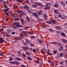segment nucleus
<instances>
[{
    "instance_id": "61",
    "label": "nucleus",
    "mask_w": 67,
    "mask_h": 67,
    "mask_svg": "<svg viewBox=\"0 0 67 67\" xmlns=\"http://www.w3.org/2000/svg\"><path fill=\"white\" fill-rule=\"evenodd\" d=\"M63 63H64V62H60V65H62V64H63Z\"/></svg>"
},
{
    "instance_id": "27",
    "label": "nucleus",
    "mask_w": 67,
    "mask_h": 67,
    "mask_svg": "<svg viewBox=\"0 0 67 67\" xmlns=\"http://www.w3.org/2000/svg\"><path fill=\"white\" fill-rule=\"evenodd\" d=\"M57 29L58 30H62V27L59 26H57Z\"/></svg>"
},
{
    "instance_id": "19",
    "label": "nucleus",
    "mask_w": 67,
    "mask_h": 67,
    "mask_svg": "<svg viewBox=\"0 0 67 67\" xmlns=\"http://www.w3.org/2000/svg\"><path fill=\"white\" fill-rule=\"evenodd\" d=\"M10 64H17V61H15V62H10Z\"/></svg>"
},
{
    "instance_id": "9",
    "label": "nucleus",
    "mask_w": 67,
    "mask_h": 67,
    "mask_svg": "<svg viewBox=\"0 0 67 67\" xmlns=\"http://www.w3.org/2000/svg\"><path fill=\"white\" fill-rule=\"evenodd\" d=\"M59 4L58 3H56L54 5V7L55 8H58Z\"/></svg>"
},
{
    "instance_id": "15",
    "label": "nucleus",
    "mask_w": 67,
    "mask_h": 67,
    "mask_svg": "<svg viewBox=\"0 0 67 67\" xmlns=\"http://www.w3.org/2000/svg\"><path fill=\"white\" fill-rule=\"evenodd\" d=\"M26 42L28 44H30V41L28 39H26Z\"/></svg>"
},
{
    "instance_id": "17",
    "label": "nucleus",
    "mask_w": 67,
    "mask_h": 67,
    "mask_svg": "<svg viewBox=\"0 0 67 67\" xmlns=\"http://www.w3.org/2000/svg\"><path fill=\"white\" fill-rule=\"evenodd\" d=\"M13 24L14 25V26H16V27H17V22H14L13 23Z\"/></svg>"
},
{
    "instance_id": "58",
    "label": "nucleus",
    "mask_w": 67,
    "mask_h": 67,
    "mask_svg": "<svg viewBox=\"0 0 67 67\" xmlns=\"http://www.w3.org/2000/svg\"><path fill=\"white\" fill-rule=\"evenodd\" d=\"M20 36H24V35L23 34H20Z\"/></svg>"
},
{
    "instance_id": "3",
    "label": "nucleus",
    "mask_w": 67,
    "mask_h": 67,
    "mask_svg": "<svg viewBox=\"0 0 67 67\" xmlns=\"http://www.w3.org/2000/svg\"><path fill=\"white\" fill-rule=\"evenodd\" d=\"M9 10H10V8H8V9H3V12H4V13H5V14H6V15H7L8 16H9V13L7 12H8V11Z\"/></svg>"
},
{
    "instance_id": "51",
    "label": "nucleus",
    "mask_w": 67,
    "mask_h": 67,
    "mask_svg": "<svg viewBox=\"0 0 67 67\" xmlns=\"http://www.w3.org/2000/svg\"><path fill=\"white\" fill-rule=\"evenodd\" d=\"M33 6V7L34 8H37V5H34Z\"/></svg>"
},
{
    "instance_id": "23",
    "label": "nucleus",
    "mask_w": 67,
    "mask_h": 67,
    "mask_svg": "<svg viewBox=\"0 0 67 67\" xmlns=\"http://www.w3.org/2000/svg\"><path fill=\"white\" fill-rule=\"evenodd\" d=\"M54 11L55 13H56L57 14H59V11L57 10H54Z\"/></svg>"
},
{
    "instance_id": "22",
    "label": "nucleus",
    "mask_w": 67,
    "mask_h": 67,
    "mask_svg": "<svg viewBox=\"0 0 67 67\" xmlns=\"http://www.w3.org/2000/svg\"><path fill=\"white\" fill-rule=\"evenodd\" d=\"M47 53L50 55H53V54L50 53V51L49 50L47 51Z\"/></svg>"
},
{
    "instance_id": "5",
    "label": "nucleus",
    "mask_w": 67,
    "mask_h": 67,
    "mask_svg": "<svg viewBox=\"0 0 67 67\" xmlns=\"http://www.w3.org/2000/svg\"><path fill=\"white\" fill-rule=\"evenodd\" d=\"M7 32L8 33L6 34V36L9 37H11V35L9 34V33H10V31L9 30H7Z\"/></svg>"
},
{
    "instance_id": "56",
    "label": "nucleus",
    "mask_w": 67,
    "mask_h": 67,
    "mask_svg": "<svg viewBox=\"0 0 67 67\" xmlns=\"http://www.w3.org/2000/svg\"><path fill=\"white\" fill-rule=\"evenodd\" d=\"M30 38H36V37H35V36H31L30 37Z\"/></svg>"
},
{
    "instance_id": "4",
    "label": "nucleus",
    "mask_w": 67,
    "mask_h": 67,
    "mask_svg": "<svg viewBox=\"0 0 67 67\" xmlns=\"http://www.w3.org/2000/svg\"><path fill=\"white\" fill-rule=\"evenodd\" d=\"M50 4H51L49 3H47V4L46 5V7H47V8H44V9H45L46 10L47 9H49V8H51V7L49 6V5H50Z\"/></svg>"
},
{
    "instance_id": "52",
    "label": "nucleus",
    "mask_w": 67,
    "mask_h": 67,
    "mask_svg": "<svg viewBox=\"0 0 67 67\" xmlns=\"http://www.w3.org/2000/svg\"><path fill=\"white\" fill-rule=\"evenodd\" d=\"M57 53V51H53V53L54 54H56Z\"/></svg>"
},
{
    "instance_id": "34",
    "label": "nucleus",
    "mask_w": 67,
    "mask_h": 67,
    "mask_svg": "<svg viewBox=\"0 0 67 67\" xmlns=\"http://www.w3.org/2000/svg\"><path fill=\"white\" fill-rule=\"evenodd\" d=\"M38 20L39 22H42L43 21V19H38Z\"/></svg>"
},
{
    "instance_id": "47",
    "label": "nucleus",
    "mask_w": 67,
    "mask_h": 67,
    "mask_svg": "<svg viewBox=\"0 0 67 67\" xmlns=\"http://www.w3.org/2000/svg\"><path fill=\"white\" fill-rule=\"evenodd\" d=\"M29 28V26H26L25 28V30H26L27 29H28Z\"/></svg>"
},
{
    "instance_id": "32",
    "label": "nucleus",
    "mask_w": 67,
    "mask_h": 67,
    "mask_svg": "<svg viewBox=\"0 0 67 67\" xmlns=\"http://www.w3.org/2000/svg\"><path fill=\"white\" fill-rule=\"evenodd\" d=\"M24 1V0H20V1L19 0H17V2H19V3H21L22 2H23Z\"/></svg>"
},
{
    "instance_id": "50",
    "label": "nucleus",
    "mask_w": 67,
    "mask_h": 67,
    "mask_svg": "<svg viewBox=\"0 0 67 67\" xmlns=\"http://www.w3.org/2000/svg\"><path fill=\"white\" fill-rule=\"evenodd\" d=\"M60 57H63V53H61L60 54Z\"/></svg>"
},
{
    "instance_id": "10",
    "label": "nucleus",
    "mask_w": 67,
    "mask_h": 67,
    "mask_svg": "<svg viewBox=\"0 0 67 67\" xmlns=\"http://www.w3.org/2000/svg\"><path fill=\"white\" fill-rule=\"evenodd\" d=\"M62 42H63L64 43H65L67 42V40L64 39H63L62 40Z\"/></svg>"
},
{
    "instance_id": "30",
    "label": "nucleus",
    "mask_w": 67,
    "mask_h": 67,
    "mask_svg": "<svg viewBox=\"0 0 67 67\" xmlns=\"http://www.w3.org/2000/svg\"><path fill=\"white\" fill-rule=\"evenodd\" d=\"M35 22H33L32 23H31L32 26H35Z\"/></svg>"
},
{
    "instance_id": "60",
    "label": "nucleus",
    "mask_w": 67,
    "mask_h": 67,
    "mask_svg": "<svg viewBox=\"0 0 67 67\" xmlns=\"http://www.w3.org/2000/svg\"><path fill=\"white\" fill-rule=\"evenodd\" d=\"M32 51H33L34 52V53L35 52H36V50L34 49H33L32 50Z\"/></svg>"
},
{
    "instance_id": "42",
    "label": "nucleus",
    "mask_w": 67,
    "mask_h": 67,
    "mask_svg": "<svg viewBox=\"0 0 67 67\" xmlns=\"http://www.w3.org/2000/svg\"><path fill=\"white\" fill-rule=\"evenodd\" d=\"M18 53V54L19 56H21V52H19Z\"/></svg>"
},
{
    "instance_id": "21",
    "label": "nucleus",
    "mask_w": 67,
    "mask_h": 67,
    "mask_svg": "<svg viewBox=\"0 0 67 67\" xmlns=\"http://www.w3.org/2000/svg\"><path fill=\"white\" fill-rule=\"evenodd\" d=\"M17 27H23V26H22L20 24H18L17 25Z\"/></svg>"
},
{
    "instance_id": "25",
    "label": "nucleus",
    "mask_w": 67,
    "mask_h": 67,
    "mask_svg": "<svg viewBox=\"0 0 67 67\" xmlns=\"http://www.w3.org/2000/svg\"><path fill=\"white\" fill-rule=\"evenodd\" d=\"M38 42L40 44H43V41L42 40H38Z\"/></svg>"
},
{
    "instance_id": "20",
    "label": "nucleus",
    "mask_w": 67,
    "mask_h": 67,
    "mask_svg": "<svg viewBox=\"0 0 67 67\" xmlns=\"http://www.w3.org/2000/svg\"><path fill=\"white\" fill-rule=\"evenodd\" d=\"M11 14L13 18H15V14L14 13H12Z\"/></svg>"
},
{
    "instance_id": "43",
    "label": "nucleus",
    "mask_w": 67,
    "mask_h": 67,
    "mask_svg": "<svg viewBox=\"0 0 67 67\" xmlns=\"http://www.w3.org/2000/svg\"><path fill=\"white\" fill-rule=\"evenodd\" d=\"M58 16L59 18H63L62 16L61 15V14H59Z\"/></svg>"
},
{
    "instance_id": "57",
    "label": "nucleus",
    "mask_w": 67,
    "mask_h": 67,
    "mask_svg": "<svg viewBox=\"0 0 67 67\" xmlns=\"http://www.w3.org/2000/svg\"><path fill=\"white\" fill-rule=\"evenodd\" d=\"M4 54L3 53H0V56H3V55Z\"/></svg>"
},
{
    "instance_id": "7",
    "label": "nucleus",
    "mask_w": 67,
    "mask_h": 67,
    "mask_svg": "<svg viewBox=\"0 0 67 67\" xmlns=\"http://www.w3.org/2000/svg\"><path fill=\"white\" fill-rule=\"evenodd\" d=\"M4 42V40L2 37L0 38V42L1 43H3Z\"/></svg>"
},
{
    "instance_id": "63",
    "label": "nucleus",
    "mask_w": 67,
    "mask_h": 67,
    "mask_svg": "<svg viewBox=\"0 0 67 67\" xmlns=\"http://www.w3.org/2000/svg\"><path fill=\"white\" fill-rule=\"evenodd\" d=\"M21 66H22V67H26V66H25V65H21Z\"/></svg>"
},
{
    "instance_id": "48",
    "label": "nucleus",
    "mask_w": 67,
    "mask_h": 67,
    "mask_svg": "<svg viewBox=\"0 0 67 67\" xmlns=\"http://www.w3.org/2000/svg\"><path fill=\"white\" fill-rule=\"evenodd\" d=\"M17 60H21L22 59L20 58H17Z\"/></svg>"
},
{
    "instance_id": "41",
    "label": "nucleus",
    "mask_w": 67,
    "mask_h": 67,
    "mask_svg": "<svg viewBox=\"0 0 67 67\" xmlns=\"http://www.w3.org/2000/svg\"><path fill=\"white\" fill-rule=\"evenodd\" d=\"M27 58L29 60H32V59H31V58L30 56L28 57Z\"/></svg>"
},
{
    "instance_id": "44",
    "label": "nucleus",
    "mask_w": 67,
    "mask_h": 67,
    "mask_svg": "<svg viewBox=\"0 0 67 67\" xmlns=\"http://www.w3.org/2000/svg\"><path fill=\"white\" fill-rule=\"evenodd\" d=\"M9 60V61H12V60H13V58H12V57H10Z\"/></svg>"
},
{
    "instance_id": "62",
    "label": "nucleus",
    "mask_w": 67,
    "mask_h": 67,
    "mask_svg": "<svg viewBox=\"0 0 67 67\" xmlns=\"http://www.w3.org/2000/svg\"><path fill=\"white\" fill-rule=\"evenodd\" d=\"M3 28H5V27H6V26H1Z\"/></svg>"
},
{
    "instance_id": "11",
    "label": "nucleus",
    "mask_w": 67,
    "mask_h": 67,
    "mask_svg": "<svg viewBox=\"0 0 67 67\" xmlns=\"http://www.w3.org/2000/svg\"><path fill=\"white\" fill-rule=\"evenodd\" d=\"M23 8L25 9H26V10H27V9L28 10L29 9V6H28L27 5L24 6L23 7Z\"/></svg>"
},
{
    "instance_id": "55",
    "label": "nucleus",
    "mask_w": 67,
    "mask_h": 67,
    "mask_svg": "<svg viewBox=\"0 0 67 67\" xmlns=\"http://www.w3.org/2000/svg\"><path fill=\"white\" fill-rule=\"evenodd\" d=\"M42 27L43 28H46V26L45 25H43L42 26Z\"/></svg>"
},
{
    "instance_id": "59",
    "label": "nucleus",
    "mask_w": 67,
    "mask_h": 67,
    "mask_svg": "<svg viewBox=\"0 0 67 67\" xmlns=\"http://www.w3.org/2000/svg\"><path fill=\"white\" fill-rule=\"evenodd\" d=\"M23 37H22L21 38H18V39H17V40H22V39H23Z\"/></svg>"
},
{
    "instance_id": "39",
    "label": "nucleus",
    "mask_w": 67,
    "mask_h": 67,
    "mask_svg": "<svg viewBox=\"0 0 67 67\" xmlns=\"http://www.w3.org/2000/svg\"><path fill=\"white\" fill-rule=\"evenodd\" d=\"M27 33L28 34H34V33H33V32H28Z\"/></svg>"
},
{
    "instance_id": "45",
    "label": "nucleus",
    "mask_w": 67,
    "mask_h": 67,
    "mask_svg": "<svg viewBox=\"0 0 67 67\" xmlns=\"http://www.w3.org/2000/svg\"><path fill=\"white\" fill-rule=\"evenodd\" d=\"M38 5H39V6H43V5L41 3H39L38 4Z\"/></svg>"
},
{
    "instance_id": "36",
    "label": "nucleus",
    "mask_w": 67,
    "mask_h": 67,
    "mask_svg": "<svg viewBox=\"0 0 67 67\" xmlns=\"http://www.w3.org/2000/svg\"><path fill=\"white\" fill-rule=\"evenodd\" d=\"M3 6L5 9H7L8 8V6L6 5H4Z\"/></svg>"
},
{
    "instance_id": "12",
    "label": "nucleus",
    "mask_w": 67,
    "mask_h": 67,
    "mask_svg": "<svg viewBox=\"0 0 67 67\" xmlns=\"http://www.w3.org/2000/svg\"><path fill=\"white\" fill-rule=\"evenodd\" d=\"M23 49L24 50V51H27V50H28L29 49V48L27 47H23Z\"/></svg>"
},
{
    "instance_id": "2",
    "label": "nucleus",
    "mask_w": 67,
    "mask_h": 67,
    "mask_svg": "<svg viewBox=\"0 0 67 67\" xmlns=\"http://www.w3.org/2000/svg\"><path fill=\"white\" fill-rule=\"evenodd\" d=\"M17 12L18 13H20V14H19V17L20 18H22L23 17V15H25V13L23 12L22 10H20V11H17Z\"/></svg>"
},
{
    "instance_id": "24",
    "label": "nucleus",
    "mask_w": 67,
    "mask_h": 67,
    "mask_svg": "<svg viewBox=\"0 0 67 67\" xmlns=\"http://www.w3.org/2000/svg\"><path fill=\"white\" fill-rule=\"evenodd\" d=\"M43 61H41V62H40V64L41 67H42L43 66Z\"/></svg>"
},
{
    "instance_id": "37",
    "label": "nucleus",
    "mask_w": 67,
    "mask_h": 67,
    "mask_svg": "<svg viewBox=\"0 0 67 67\" xmlns=\"http://www.w3.org/2000/svg\"><path fill=\"white\" fill-rule=\"evenodd\" d=\"M26 54L28 56H30L31 55V54L29 53L28 52H26Z\"/></svg>"
},
{
    "instance_id": "13",
    "label": "nucleus",
    "mask_w": 67,
    "mask_h": 67,
    "mask_svg": "<svg viewBox=\"0 0 67 67\" xmlns=\"http://www.w3.org/2000/svg\"><path fill=\"white\" fill-rule=\"evenodd\" d=\"M43 18L44 19H47V14L46 13H45L43 15Z\"/></svg>"
},
{
    "instance_id": "33",
    "label": "nucleus",
    "mask_w": 67,
    "mask_h": 67,
    "mask_svg": "<svg viewBox=\"0 0 67 67\" xmlns=\"http://www.w3.org/2000/svg\"><path fill=\"white\" fill-rule=\"evenodd\" d=\"M49 31L50 32H54V30H53V29H49Z\"/></svg>"
},
{
    "instance_id": "29",
    "label": "nucleus",
    "mask_w": 67,
    "mask_h": 67,
    "mask_svg": "<svg viewBox=\"0 0 67 67\" xmlns=\"http://www.w3.org/2000/svg\"><path fill=\"white\" fill-rule=\"evenodd\" d=\"M61 4H62L63 7H64L65 5V3L64 2H62L61 3Z\"/></svg>"
},
{
    "instance_id": "64",
    "label": "nucleus",
    "mask_w": 67,
    "mask_h": 67,
    "mask_svg": "<svg viewBox=\"0 0 67 67\" xmlns=\"http://www.w3.org/2000/svg\"><path fill=\"white\" fill-rule=\"evenodd\" d=\"M58 45L59 46H61L62 45V44L61 43H58Z\"/></svg>"
},
{
    "instance_id": "31",
    "label": "nucleus",
    "mask_w": 67,
    "mask_h": 67,
    "mask_svg": "<svg viewBox=\"0 0 67 67\" xmlns=\"http://www.w3.org/2000/svg\"><path fill=\"white\" fill-rule=\"evenodd\" d=\"M3 29H2L0 30V32L1 33V34H3Z\"/></svg>"
},
{
    "instance_id": "49",
    "label": "nucleus",
    "mask_w": 67,
    "mask_h": 67,
    "mask_svg": "<svg viewBox=\"0 0 67 67\" xmlns=\"http://www.w3.org/2000/svg\"><path fill=\"white\" fill-rule=\"evenodd\" d=\"M60 55H59V54L57 55V56H56L57 58H60Z\"/></svg>"
},
{
    "instance_id": "35",
    "label": "nucleus",
    "mask_w": 67,
    "mask_h": 67,
    "mask_svg": "<svg viewBox=\"0 0 67 67\" xmlns=\"http://www.w3.org/2000/svg\"><path fill=\"white\" fill-rule=\"evenodd\" d=\"M52 44H53V45H55V44H58V43L56 42H52L51 43Z\"/></svg>"
},
{
    "instance_id": "8",
    "label": "nucleus",
    "mask_w": 67,
    "mask_h": 67,
    "mask_svg": "<svg viewBox=\"0 0 67 67\" xmlns=\"http://www.w3.org/2000/svg\"><path fill=\"white\" fill-rule=\"evenodd\" d=\"M32 14L33 15H34V16H35L36 18H38V16L37 15V13H34Z\"/></svg>"
},
{
    "instance_id": "46",
    "label": "nucleus",
    "mask_w": 67,
    "mask_h": 67,
    "mask_svg": "<svg viewBox=\"0 0 67 67\" xmlns=\"http://www.w3.org/2000/svg\"><path fill=\"white\" fill-rule=\"evenodd\" d=\"M48 62L49 63H51L52 62V60H48Z\"/></svg>"
},
{
    "instance_id": "40",
    "label": "nucleus",
    "mask_w": 67,
    "mask_h": 67,
    "mask_svg": "<svg viewBox=\"0 0 67 67\" xmlns=\"http://www.w3.org/2000/svg\"><path fill=\"white\" fill-rule=\"evenodd\" d=\"M6 4V1H5L4 2H3L2 4L3 5H5V4Z\"/></svg>"
},
{
    "instance_id": "54",
    "label": "nucleus",
    "mask_w": 67,
    "mask_h": 67,
    "mask_svg": "<svg viewBox=\"0 0 67 67\" xmlns=\"http://www.w3.org/2000/svg\"><path fill=\"white\" fill-rule=\"evenodd\" d=\"M27 10L28 12H29V13H31V10H29V9H27Z\"/></svg>"
},
{
    "instance_id": "1",
    "label": "nucleus",
    "mask_w": 67,
    "mask_h": 67,
    "mask_svg": "<svg viewBox=\"0 0 67 67\" xmlns=\"http://www.w3.org/2000/svg\"><path fill=\"white\" fill-rule=\"evenodd\" d=\"M46 23L49 24H52V25H54V24H55L56 23V21L55 20H52L51 21H46Z\"/></svg>"
},
{
    "instance_id": "53",
    "label": "nucleus",
    "mask_w": 67,
    "mask_h": 67,
    "mask_svg": "<svg viewBox=\"0 0 67 67\" xmlns=\"http://www.w3.org/2000/svg\"><path fill=\"white\" fill-rule=\"evenodd\" d=\"M13 8H14V9H15L16 8H17V6L14 5H13Z\"/></svg>"
},
{
    "instance_id": "26",
    "label": "nucleus",
    "mask_w": 67,
    "mask_h": 67,
    "mask_svg": "<svg viewBox=\"0 0 67 67\" xmlns=\"http://www.w3.org/2000/svg\"><path fill=\"white\" fill-rule=\"evenodd\" d=\"M21 22H22V24L23 25H24V19H23L22 18L21 19Z\"/></svg>"
},
{
    "instance_id": "16",
    "label": "nucleus",
    "mask_w": 67,
    "mask_h": 67,
    "mask_svg": "<svg viewBox=\"0 0 67 67\" xmlns=\"http://www.w3.org/2000/svg\"><path fill=\"white\" fill-rule=\"evenodd\" d=\"M61 35H62V36L63 37H66V35L65 34V33H64L63 32H62L61 33Z\"/></svg>"
},
{
    "instance_id": "28",
    "label": "nucleus",
    "mask_w": 67,
    "mask_h": 67,
    "mask_svg": "<svg viewBox=\"0 0 67 67\" xmlns=\"http://www.w3.org/2000/svg\"><path fill=\"white\" fill-rule=\"evenodd\" d=\"M62 18L63 19V20H67V17L65 16H64Z\"/></svg>"
},
{
    "instance_id": "38",
    "label": "nucleus",
    "mask_w": 67,
    "mask_h": 67,
    "mask_svg": "<svg viewBox=\"0 0 67 67\" xmlns=\"http://www.w3.org/2000/svg\"><path fill=\"white\" fill-rule=\"evenodd\" d=\"M22 54L23 56V58H25L26 56V55L24 53H22Z\"/></svg>"
},
{
    "instance_id": "18",
    "label": "nucleus",
    "mask_w": 67,
    "mask_h": 67,
    "mask_svg": "<svg viewBox=\"0 0 67 67\" xmlns=\"http://www.w3.org/2000/svg\"><path fill=\"white\" fill-rule=\"evenodd\" d=\"M26 19L27 21H28V23H29V22H30V18L28 16H27L26 18Z\"/></svg>"
},
{
    "instance_id": "14",
    "label": "nucleus",
    "mask_w": 67,
    "mask_h": 67,
    "mask_svg": "<svg viewBox=\"0 0 67 67\" xmlns=\"http://www.w3.org/2000/svg\"><path fill=\"white\" fill-rule=\"evenodd\" d=\"M42 11L40 10L38 13V15H42Z\"/></svg>"
},
{
    "instance_id": "6",
    "label": "nucleus",
    "mask_w": 67,
    "mask_h": 67,
    "mask_svg": "<svg viewBox=\"0 0 67 67\" xmlns=\"http://www.w3.org/2000/svg\"><path fill=\"white\" fill-rule=\"evenodd\" d=\"M63 49H64V47L63 46H62L59 47V51L62 52V51H63Z\"/></svg>"
}]
</instances>
